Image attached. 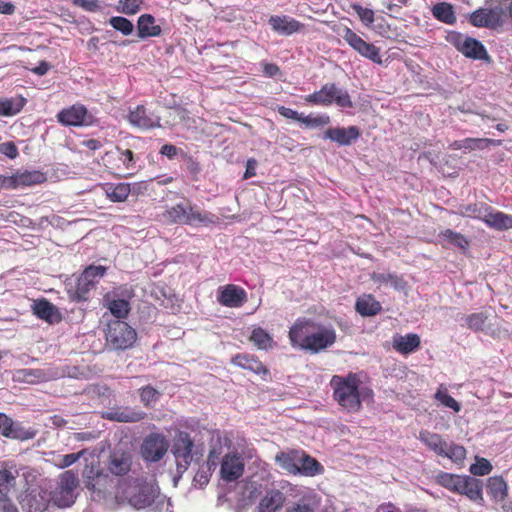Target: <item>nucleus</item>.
<instances>
[{
	"label": "nucleus",
	"mask_w": 512,
	"mask_h": 512,
	"mask_svg": "<svg viewBox=\"0 0 512 512\" xmlns=\"http://www.w3.org/2000/svg\"><path fill=\"white\" fill-rule=\"evenodd\" d=\"M289 339L293 347L311 353H319L335 344L337 334L332 325H324L302 318L298 319L290 328Z\"/></svg>",
	"instance_id": "obj_1"
},
{
	"label": "nucleus",
	"mask_w": 512,
	"mask_h": 512,
	"mask_svg": "<svg viewBox=\"0 0 512 512\" xmlns=\"http://www.w3.org/2000/svg\"><path fill=\"white\" fill-rule=\"evenodd\" d=\"M335 401L346 411L356 413L362 408V401H370L373 391L362 385L355 373L345 376L334 375L330 380Z\"/></svg>",
	"instance_id": "obj_2"
},
{
	"label": "nucleus",
	"mask_w": 512,
	"mask_h": 512,
	"mask_svg": "<svg viewBox=\"0 0 512 512\" xmlns=\"http://www.w3.org/2000/svg\"><path fill=\"white\" fill-rule=\"evenodd\" d=\"M160 496L159 488L153 483L139 479H125L118 483L115 501L135 509L150 506Z\"/></svg>",
	"instance_id": "obj_3"
},
{
	"label": "nucleus",
	"mask_w": 512,
	"mask_h": 512,
	"mask_svg": "<svg viewBox=\"0 0 512 512\" xmlns=\"http://www.w3.org/2000/svg\"><path fill=\"white\" fill-rule=\"evenodd\" d=\"M22 477L28 486L24 495L19 497V502L27 512H43L47 509L50 496L45 485L38 483L39 474L32 469L23 471Z\"/></svg>",
	"instance_id": "obj_4"
},
{
	"label": "nucleus",
	"mask_w": 512,
	"mask_h": 512,
	"mask_svg": "<svg viewBox=\"0 0 512 512\" xmlns=\"http://www.w3.org/2000/svg\"><path fill=\"white\" fill-rule=\"evenodd\" d=\"M78 485V477L71 470L60 474L55 489L49 494L52 504L58 508L72 506L76 500Z\"/></svg>",
	"instance_id": "obj_5"
},
{
	"label": "nucleus",
	"mask_w": 512,
	"mask_h": 512,
	"mask_svg": "<svg viewBox=\"0 0 512 512\" xmlns=\"http://www.w3.org/2000/svg\"><path fill=\"white\" fill-rule=\"evenodd\" d=\"M419 439L434 453L439 456L447 457L453 462H461L466 456L464 447L449 443L441 435L429 431H421Z\"/></svg>",
	"instance_id": "obj_6"
},
{
	"label": "nucleus",
	"mask_w": 512,
	"mask_h": 512,
	"mask_svg": "<svg viewBox=\"0 0 512 512\" xmlns=\"http://www.w3.org/2000/svg\"><path fill=\"white\" fill-rule=\"evenodd\" d=\"M304 99L306 102L318 105H330L332 102H335L343 108L352 107V101L348 93L333 83L325 84L319 91L307 95Z\"/></svg>",
	"instance_id": "obj_7"
},
{
	"label": "nucleus",
	"mask_w": 512,
	"mask_h": 512,
	"mask_svg": "<svg viewBox=\"0 0 512 512\" xmlns=\"http://www.w3.org/2000/svg\"><path fill=\"white\" fill-rule=\"evenodd\" d=\"M136 332L126 322L115 320L109 323L107 343L113 349H127L136 341Z\"/></svg>",
	"instance_id": "obj_8"
},
{
	"label": "nucleus",
	"mask_w": 512,
	"mask_h": 512,
	"mask_svg": "<svg viewBox=\"0 0 512 512\" xmlns=\"http://www.w3.org/2000/svg\"><path fill=\"white\" fill-rule=\"evenodd\" d=\"M341 36L361 56L373 61L374 63H382L379 48L371 43L364 41L351 29L344 27Z\"/></svg>",
	"instance_id": "obj_9"
},
{
	"label": "nucleus",
	"mask_w": 512,
	"mask_h": 512,
	"mask_svg": "<svg viewBox=\"0 0 512 512\" xmlns=\"http://www.w3.org/2000/svg\"><path fill=\"white\" fill-rule=\"evenodd\" d=\"M105 267L103 266H90L84 270L78 278L73 299L81 301L85 300L87 293L95 286V284L105 274Z\"/></svg>",
	"instance_id": "obj_10"
},
{
	"label": "nucleus",
	"mask_w": 512,
	"mask_h": 512,
	"mask_svg": "<svg viewBox=\"0 0 512 512\" xmlns=\"http://www.w3.org/2000/svg\"><path fill=\"white\" fill-rule=\"evenodd\" d=\"M450 40L455 45L457 50L464 54L466 57L478 60L488 59V54L485 47L475 38L462 34H452L450 36Z\"/></svg>",
	"instance_id": "obj_11"
},
{
	"label": "nucleus",
	"mask_w": 512,
	"mask_h": 512,
	"mask_svg": "<svg viewBox=\"0 0 512 512\" xmlns=\"http://www.w3.org/2000/svg\"><path fill=\"white\" fill-rule=\"evenodd\" d=\"M193 441L187 433H179L173 442L172 453L175 457L178 471H185L193 459Z\"/></svg>",
	"instance_id": "obj_12"
},
{
	"label": "nucleus",
	"mask_w": 512,
	"mask_h": 512,
	"mask_svg": "<svg viewBox=\"0 0 512 512\" xmlns=\"http://www.w3.org/2000/svg\"><path fill=\"white\" fill-rule=\"evenodd\" d=\"M168 442L161 434L148 435L141 446L142 457L151 462L160 460L168 450Z\"/></svg>",
	"instance_id": "obj_13"
},
{
	"label": "nucleus",
	"mask_w": 512,
	"mask_h": 512,
	"mask_svg": "<svg viewBox=\"0 0 512 512\" xmlns=\"http://www.w3.org/2000/svg\"><path fill=\"white\" fill-rule=\"evenodd\" d=\"M128 122L141 130H148L151 128L160 127V117L147 111L143 105H138L130 110L127 115Z\"/></svg>",
	"instance_id": "obj_14"
},
{
	"label": "nucleus",
	"mask_w": 512,
	"mask_h": 512,
	"mask_svg": "<svg viewBox=\"0 0 512 512\" xmlns=\"http://www.w3.org/2000/svg\"><path fill=\"white\" fill-rule=\"evenodd\" d=\"M245 464L237 454H227L221 463V477L226 481H233L242 476Z\"/></svg>",
	"instance_id": "obj_15"
},
{
	"label": "nucleus",
	"mask_w": 512,
	"mask_h": 512,
	"mask_svg": "<svg viewBox=\"0 0 512 512\" xmlns=\"http://www.w3.org/2000/svg\"><path fill=\"white\" fill-rule=\"evenodd\" d=\"M218 302L226 307H240L246 301V292L236 285H225L219 288Z\"/></svg>",
	"instance_id": "obj_16"
},
{
	"label": "nucleus",
	"mask_w": 512,
	"mask_h": 512,
	"mask_svg": "<svg viewBox=\"0 0 512 512\" xmlns=\"http://www.w3.org/2000/svg\"><path fill=\"white\" fill-rule=\"evenodd\" d=\"M103 417L117 422H139L146 417V413L130 407H113L103 414Z\"/></svg>",
	"instance_id": "obj_17"
},
{
	"label": "nucleus",
	"mask_w": 512,
	"mask_h": 512,
	"mask_svg": "<svg viewBox=\"0 0 512 512\" xmlns=\"http://www.w3.org/2000/svg\"><path fill=\"white\" fill-rule=\"evenodd\" d=\"M284 494L277 490H268L265 495L260 499L257 505L258 512H280L285 503Z\"/></svg>",
	"instance_id": "obj_18"
},
{
	"label": "nucleus",
	"mask_w": 512,
	"mask_h": 512,
	"mask_svg": "<svg viewBox=\"0 0 512 512\" xmlns=\"http://www.w3.org/2000/svg\"><path fill=\"white\" fill-rule=\"evenodd\" d=\"M470 22L476 27L494 28L501 24V14L496 9H479L470 15Z\"/></svg>",
	"instance_id": "obj_19"
},
{
	"label": "nucleus",
	"mask_w": 512,
	"mask_h": 512,
	"mask_svg": "<svg viewBox=\"0 0 512 512\" xmlns=\"http://www.w3.org/2000/svg\"><path fill=\"white\" fill-rule=\"evenodd\" d=\"M360 136L359 129L356 126L348 128H329L324 137L330 139L341 146L350 145Z\"/></svg>",
	"instance_id": "obj_20"
},
{
	"label": "nucleus",
	"mask_w": 512,
	"mask_h": 512,
	"mask_svg": "<svg viewBox=\"0 0 512 512\" xmlns=\"http://www.w3.org/2000/svg\"><path fill=\"white\" fill-rule=\"evenodd\" d=\"M87 110L82 105H73L58 114V120L64 125L81 126L87 124Z\"/></svg>",
	"instance_id": "obj_21"
},
{
	"label": "nucleus",
	"mask_w": 512,
	"mask_h": 512,
	"mask_svg": "<svg viewBox=\"0 0 512 512\" xmlns=\"http://www.w3.org/2000/svg\"><path fill=\"white\" fill-rule=\"evenodd\" d=\"M0 434L7 438L20 440H28L35 435L33 432L14 425L13 421L3 413H0Z\"/></svg>",
	"instance_id": "obj_22"
},
{
	"label": "nucleus",
	"mask_w": 512,
	"mask_h": 512,
	"mask_svg": "<svg viewBox=\"0 0 512 512\" xmlns=\"http://www.w3.org/2000/svg\"><path fill=\"white\" fill-rule=\"evenodd\" d=\"M107 468L114 475L126 474L131 468V456L121 450H115L109 457Z\"/></svg>",
	"instance_id": "obj_23"
},
{
	"label": "nucleus",
	"mask_w": 512,
	"mask_h": 512,
	"mask_svg": "<svg viewBox=\"0 0 512 512\" xmlns=\"http://www.w3.org/2000/svg\"><path fill=\"white\" fill-rule=\"evenodd\" d=\"M420 337L417 334L410 333L406 335H395L392 346L400 354L407 355L415 352L420 346Z\"/></svg>",
	"instance_id": "obj_24"
},
{
	"label": "nucleus",
	"mask_w": 512,
	"mask_h": 512,
	"mask_svg": "<svg viewBox=\"0 0 512 512\" xmlns=\"http://www.w3.org/2000/svg\"><path fill=\"white\" fill-rule=\"evenodd\" d=\"M269 24L272 29L280 35H291L300 31L303 27L300 22L287 16H272L269 19Z\"/></svg>",
	"instance_id": "obj_25"
},
{
	"label": "nucleus",
	"mask_w": 512,
	"mask_h": 512,
	"mask_svg": "<svg viewBox=\"0 0 512 512\" xmlns=\"http://www.w3.org/2000/svg\"><path fill=\"white\" fill-rule=\"evenodd\" d=\"M302 451L290 450L276 454L275 462L286 472L297 475Z\"/></svg>",
	"instance_id": "obj_26"
},
{
	"label": "nucleus",
	"mask_w": 512,
	"mask_h": 512,
	"mask_svg": "<svg viewBox=\"0 0 512 512\" xmlns=\"http://www.w3.org/2000/svg\"><path fill=\"white\" fill-rule=\"evenodd\" d=\"M232 363L255 374H268V369L254 356L238 354L232 358Z\"/></svg>",
	"instance_id": "obj_27"
},
{
	"label": "nucleus",
	"mask_w": 512,
	"mask_h": 512,
	"mask_svg": "<svg viewBox=\"0 0 512 512\" xmlns=\"http://www.w3.org/2000/svg\"><path fill=\"white\" fill-rule=\"evenodd\" d=\"M355 308L360 315L367 317L378 314L382 306L371 294H363L357 299Z\"/></svg>",
	"instance_id": "obj_28"
},
{
	"label": "nucleus",
	"mask_w": 512,
	"mask_h": 512,
	"mask_svg": "<svg viewBox=\"0 0 512 512\" xmlns=\"http://www.w3.org/2000/svg\"><path fill=\"white\" fill-rule=\"evenodd\" d=\"M501 144V140H493L488 138H466L461 141H455L452 144V147L454 149H466L472 151L475 149H485L489 145L499 146Z\"/></svg>",
	"instance_id": "obj_29"
},
{
	"label": "nucleus",
	"mask_w": 512,
	"mask_h": 512,
	"mask_svg": "<svg viewBox=\"0 0 512 512\" xmlns=\"http://www.w3.org/2000/svg\"><path fill=\"white\" fill-rule=\"evenodd\" d=\"M137 28L140 38L154 37L161 33L160 26L155 24V18L150 14H143L138 18Z\"/></svg>",
	"instance_id": "obj_30"
},
{
	"label": "nucleus",
	"mask_w": 512,
	"mask_h": 512,
	"mask_svg": "<svg viewBox=\"0 0 512 512\" xmlns=\"http://www.w3.org/2000/svg\"><path fill=\"white\" fill-rule=\"evenodd\" d=\"M371 279L379 288L392 287L398 291L406 288V282L391 273H373Z\"/></svg>",
	"instance_id": "obj_31"
},
{
	"label": "nucleus",
	"mask_w": 512,
	"mask_h": 512,
	"mask_svg": "<svg viewBox=\"0 0 512 512\" xmlns=\"http://www.w3.org/2000/svg\"><path fill=\"white\" fill-rule=\"evenodd\" d=\"M482 220L491 228L507 230L512 228V216L503 212H490L483 216Z\"/></svg>",
	"instance_id": "obj_32"
},
{
	"label": "nucleus",
	"mask_w": 512,
	"mask_h": 512,
	"mask_svg": "<svg viewBox=\"0 0 512 512\" xmlns=\"http://www.w3.org/2000/svg\"><path fill=\"white\" fill-rule=\"evenodd\" d=\"M32 309L37 317L49 323L58 320V313L55 306L46 300L35 301L32 305Z\"/></svg>",
	"instance_id": "obj_33"
},
{
	"label": "nucleus",
	"mask_w": 512,
	"mask_h": 512,
	"mask_svg": "<svg viewBox=\"0 0 512 512\" xmlns=\"http://www.w3.org/2000/svg\"><path fill=\"white\" fill-rule=\"evenodd\" d=\"M216 222L215 215L201 211L194 207H187L185 224L189 225H208Z\"/></svg>",
	"instance_id": "obj_34"
},
{
	"label": "nucleus",
	"mask_w": 512,
	"mask_h": 512,
	"mask_svg": "<svg viewBox=\"0 0 512 512\" xmlns=\"http://www.w3.org/2000/svg\"><path fill=\"white\" fill-rule=\"evenodd\" d=\"M104 305L116 318H125L130 310L129 303L123 299H115L109 293L104 296Z\"/></svg>",
	"instance_id": "obj_35"
},
{
	"label": "nucleus",
	"mask_w": 512,
	"mask_h": 512,
	"mask_svg": "<svg viewBox=\"0 0 512 512\" xmlns=\"http://www.w3.org/2000/svg\"><path fill=\"white\" fill-rule=\"evenodd\" d=\"M249 470L253 483L269 482L273 478L269 465L262 460L256 459Z\"/></svg>",
	"instance_id": "obj_36"
},
{
	"label": "nucleus",
	"mask_w": 512,
	"mask_h": 512,
	"mask_svg": "<svg viewBox=\"0 0 512 512\" xmlns=\"http://www.w3.org/2000/svg\"><path fill=\"white\" fill-rule=\"evenodd\" d=\"M298 469V474L305 476H315L323 471V468L320 465V463L316 459L305 454L304 452H301Z\"/></svg>",
	"instance_id": "obj_37"
},
{
	"label": "nucleus",
	"mask_w": 512,
	"mask_h": 512,
	"mask_svg": "<svg viewBox=\"0 0 512 512\" xmlns=\"http://www.w3.org/2000/svg\"><path fill=\"white\" fill-rule=\"evenodd\" d=\"M47 379L46 374L39 369H20L13 375L16 382H25L29 384L38 383Z\"/></svg>",
	"instance_id": "obj_38"
},
{
	"label": "nucleus",
	"mask_w": 512,
	"mask_h": 512,
	"mask_svg": "<svg viewBox=\"0 0 512 512\" xmlns=\"http://www.w3.org/2000/svg\"><path fill=\"white\" fill-rule=\"evenodd\" d=\"M249 340L260 350L272 349L275 346V342L270 334L260 327L252 331Z\"/></svg>",
	"instance_id": "obj_39"
},
{
	"label": "nucleus",
	"mask_w": 512,
	"mask_h": 512,
	"mask_svg": "<svg viewBox=\"0 0 512 512\" xmlns=\"http://www.w3.org/2000/svg\"><path fill=\"white\" fill-rule=\"evenodd\" d=\"M130 191V185L127 183L110 184L105 188L106 196L113 202H124L128 198Z\"/></svg>",
	"instance_id": "obj_40"
},
{
	"label": "nucleus",
	"mask_w": 512,
	"mask_h": 512,
	"mask_svg": "<svg viewBox=\"0 0 512 512\" xmlns=\"http://www.w3.org/2000/svg\"><path fill=\"white\" fill-rule=\"evenodd\" d=\"M16 485V477L11 470L0 469V499L10 497Z\"/></svg>",
	"instance_id": "obj_41"
},
{
	"label": "nucleus",
	"mask_w": 512,
	"mask_h": 512,
	"mask_svg": "<svg viewBox=\"0 0 512 512\" xmlns=\"http://www.w3.org/2000/svg\"><path fill=\"white\" fill-rule=\"evenodd\" d=\"M45 175L40 171H24L16 173V181L19 187L31 186L43 183Z\"/></svg>",
	"instance_id": "obj_42"
},
{
	"label": "nucleus",
	"mask_w": 512,
	"mask_h": 512,
	"mask_svg": "<svg viewBox=\"0 0 512 512\" xmlns=\"http://www.w3.org/2000/svg\"><path fill=\"white\" fill-rule=\"evenodd\" d=\"M487 488L492 497L497 501H502L507 496V484L502 477H490Z\"/></svg>",
	"instance_id": "obj_43"
},
{
	"label": "nucleus",
	"mask_w": 512,
	"mask_h": 512,
	"mask_svg": "<svg viewBox=\"0 0 512 512\" xmlns=\"http://www.w3.org/2000/svg\"><path fill=\"white\" fill-rule=\"evenodd\" d=\"M23 98L0 100V116H13L21 111L24 106Z\"/></svg>",
	"instance_id": "obj_44"
},
{
	"label": "nucleus",
	"mask_w": 512,
	"mask_h": 512,
	"mask_svg": "<svg viewBox=\"0 0 512 512\" xmlns=\"http://www.w3.org/2000/svg\"><path fill=\"white\" fill-rule=\"evenodd\" d=\"M440 237L447 243L463 250L467 249L469 246V241L466 239L464 235L452 231L451 229H446L442 231L440 233Z\"/></svg>",
	"instance_id": "obj_45"
},
{
	"label": "nucleus",
	"mask_w": 512,
	"mask_h": 512,
	"mask_svg": "<svg viewBox=\"0 0 512 512\" xmlns=\"http://www.w3.org/2000/svg\"><path fill=\"white\" fill-rule=\"evenodd\" d=\"M487 319L488 315L485 312H477L465 316V322L468 328L474 331H483L484 333L487 327Z\"/></svg>",
	"instance_id": "obj_46"
},
{
	"label": "nucleus",
	"mask_w": 512,
	"mask_h": 512,
	"mask_svg": "<svg viewBox=\"0 0 512 512\" xmlns=\"http://www.w3.org/2000/svg\"><path fill=\"white\" fill-rule=\"evenodd\" d=\"M435 399L443 406L452 409L454 412L461 410V405L448 394V391L443 386H440L435 393Z\"/></svg>",
	"instance_id": "obj_47"
},
{
	"label": "nucleus",
	"mask_w": 512,
	"mask_h": 512,
	"mask_svg": "<svg viewBox=\"0 0 512 512\" xmlns=\"http://www.w3.org/2000/svg\"><path fill=\"white\" fill-rule=\"evenodd\" d=\"M433 15L445 22V23H452L455 20L454 12L452 9V6L447 3H439L436 4L432 9Z\"/></svg>",
	"instance_id": "obj_48"
},
{
	"label": "nucleus",
	"mask_w": 512,
	"mask_h": 512,
	"mask_svg": "<svg viewBox=\"0 0 512 512\" xmlns=\"http://www.w3.org/2000/svg\"><path fill=\"white\" fill-rule=\"evenodd\" d=\"M142 4L143 0H119L116 10L126 15H134L140 10Z\"/></svg>",
	"instance_id": "obj_49"
},
{
	"label": "nucleus",
	"mask_w": 512,
	"mask_h": 512,
	"mask_svg": "<svg viewBox=\"0 0 512 512\" xmlns=\"http://www.w3.org/2000/svg\"><path fill=\"white\" fill-rule=\"evenodd\" d=\"M110 25L115 29L123 33L124 35H130L133 32V23L127 18L115 16L110 18Z\"/></svg>",
	"instance_id": "obj_50"
},
{
	"label": "nucleus",
	"mask_w": 512,
	"mask_h": 512,
	"mask_svg": "<svg viewBox=\"0 0 512 512\" xmlns=\"http://www.w3.org/2000/svg\"><path fill=\"white\" fill-rule=\"evenodd\" d=\"M186 212H187V207L179 204V205L173 206L170 209H168L164 216L170 222L185 224Z\"/></svg>",
	"instance_id": "obj_51"
},
{
	"label": "nucleus",
	"mask_w": 512,
	"mask_h": 512,
	"mask_svg": "<svg viewBox=\"0 0 512 512\" xmlns=\"http://www.w3.org/2000/svg\"><path fill=\"white\" fill-rule=\"evenodd\" d=\"M300 122L308 128H316L327 125L330 122V118L327 115L304 116L301 114Z\"/></svg>",
	"instance_id": "obj_52"
},
{
	"label": "nucleus",
	"mask_w": 512,
	"mask_h": 512,
	"mask_svg": "<svg viewBox=\"0 0 512 512\" xmlns=\"http://www.w3.org/2000/svg\"><path fill=\"white\" fill-rule=\"evenodd\" d=\"M492 465L485 458H478L476 463L470 466V472L475 476H484L491 472Z\"/></svg>",
	"instance_id": "obj_53"
},
{
	"label": "nucleus",
	"mask_w": 512,
	"mask_h": 512,
	"mask_svg": "<svg viewBox=\"0 0 512 512\" xmlns=\"http://www.w3.org/2000/svg\"><path fill=\"white\" fill-rule=\"evenodd\" d=\"M485 334L494 338L502 339L509 336V330L499 322L489 323L485 329Z\"/></svg>",
	"instance_id": "obj_54"
},
{
	"label": "nucleus",
	"mask_w": 512,
	"mask_h": 512,
	"mask_svg": "<svg viewBox=\"0 0 512 512\" xmlns=\"http://www.w3.org/2000/svg\"><path fill=\"white\" fill-rule=\"evenodd\" d=\"M169 116L172 118V120L170 121L172 125L182 123L184 125L189 126L190 117L188 115V112L184 108H171Z\"/></svg>",
	"instance_id": "obj_55"
},
{
	"label": "nucleus",
	"mask_w": 512,
	"mask_h": 512,
	"mask_svg": "<svg viewBox=\"0 0 512 512\" xmlns=\"http://www.w3.org/2000/svg\"><path fill=\"white\" fill-rule=\"evenodd\" d=\"M160 393L151 386H146L140 390V399L145 406H151L154 404Z\"/></svg>",
	"instance_id": "obj_56"
},
{
	"label": "nucleus",
	"mask_w": 512,
	"mask_h": 512,
	"mask_svg": "<svg viewBox=\"0 0 512 512\" xmlns=\"http://www.w3.org/2000/svg\"><path fill=\"white\" fill-rule=\"evenodd\" d=\"M466 495L471 500H481L482 499V489L480 482L474 478V480H470V484L465 488L462 493Z\"/></svg>",
	"instance_id": "obj_57"
},
{
	"label": "nucleus",
	"mask_w": 512,
	"mask_h": 512,
	"mask_svg": "<svg viewBox=\"0 0 512 512\" xmlns=\"http://www.w3.org/2000/svg\"><path fill=\"white\" fill-rule=\"evenodd\" d=\"M351 7L366 26H370L374 22L373 10L364 8L358 4H353Z\"/></svg>",
	"instance_id": "obj_58"
},
{
	"label": "nucleus",
	"mask_w": 512,
	"mask_h": 512,
	"mask_svg": "<svg viewBox=\"0 0 512 512\" xmlns=\"http://www.w3.org/2000/svg\"><path fill=\"white\" fill-rule=\"evenodd\" d=\"M118 152H119V161L122 163L124 168L127 171L135 170L136 166H135V162H134V158H133V152L128 149L123 150V151L118 150ZM128 174H131V173L128 172Z\"/></svg>",
	"instance_id": "obj_59"
},
{
	"label": "nucleus",
	"mask_w": 512,
	"mask_h": 512,
	"mask_svg": "<svg viewBox=\"0 0 512 512\" xmlns=\"http://www.w3.org/2000/svg\"><path fill=\"white\" fill-rule=\"evenodd\" d=\"M71 3L89 12H95L100 9L99 0H71Z\"/></svg>",
	"instance_id": "obj_60"
},
{
	"label": "nucleus",
	"mask_w": 512,
	"mask_h": 512,
	"mask_svg": "<svg viewBox=\"0 0 512 512\" xmlns=\"http://www.w3.org/2000/svg\"><path fill=\"white\" fill-rule=\"evenodd\" d=\"M458 214L461 216L483 218L481 208L478 205H467L459 207Z\"/></svg>",
	"instance_id": "obj_61"
},
{
	"label": "nucleus",
	"mask_w": 512,
	"mask_h": 512,
	"mask_svg": "<svg viewBox=\"0 0 512 512\" xmlns=\"http://www.w3.org/2000/svg\"><path fill=\"white\" fill-rule=\"evenodd\" d=\"M458 477L459 475L443 473L438 476V481L442 486L454 491L455 487H457L456 479H458Z\"/></svg>",
	"instance_id": "obj_62"
},
{
	"label": "nucleus",
	"mask_w": 512,
	"mask_h": 512,
	"mask_svg": "<svg viewBox=\"0 0 512 512\" xmlns=\"http://www.w3.org/2000/svg\"><path fill=\"white\" fill-rule=\"evenodd\" d=\"M0 153L6 155L10 159H15L18 156V149L13 142H6L0 144Z\"/></svg>",
	"instance_id": "obj_63"
},
{
	"label": "nucleus",
	"mask_w": 512,
	"mask_h": 512,
	"mask_svg": "<svg viewBox=\"0 0 512 512\" xmlns=\"http://www.w3.org/2000/svg\"><path fill=\"white\" fill-rule=\"evenodd\" d=\"M82 454L83 451L64 455L62 456L58 466L61 468L69 467L72 464H74L81 457Z\"/></svg>",
	"instance_id": "obj_64"
}]
</instances>
